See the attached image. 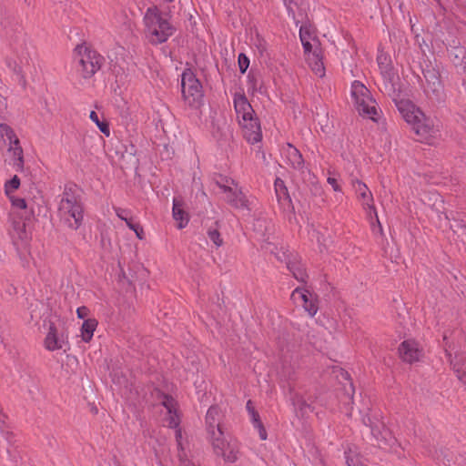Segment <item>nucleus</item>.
Wrapping results in <instances>:
<instances>
[{"mask_svg":"<svg viewBox=\"0 0 466 466\" xmlns=\"http://www.w3.org/2000/svg\"><path fill=\"white\" fill-rule=\"evenodd\" d=\"M144 34L152 45L167 41L175 33V27L167 14H164L157 5L148 7L143 16Z\"/></svg>","mask_w":466,"mask_h":466,"instance_id":"f257e3e1","label":"nucleus"},{"mask_svg":"<svg viewBox=\"0 0 466 466\" xmlns=\"http://www.w3.org/2000/svg\"><path fill=\"white\" fill-rule=\"evenodd\" d=\"M61 220L70 228L77 229L84 218V209L79 198L70 189L63 193L58 207Z\"/></svg>","mask_w":466,"mask_h":466,"instance_id":"f03ea898","label":"nucleus"},{"mask_svg":"<svg viewBox=\"0 0 466 466\" xmlns=\"http://www.w3.org/2000/svg\"><path fill=\"white\" fill-rule=\"evenodd\" d=\"M351 98L354 107L360 115L378 116L380 108L371 96L368 88L360 81L351 85Z\"/></svg>","mask_w":466,"mask_h":466,"instance_id":"7ed1b4c3","label":"nucleus"},{"mask_svg":"<svg viewBox=\"0 0 466 466\" xmlns=\"http://www.w3.org/2000/svg\"><path fill=\"white\" fill-rule=\"evenodd\" d=\"M75 52L76 70L84 78L91 77L99 70L102 57L95 51L88 50L84 46H78Z\"/></svg>","mask_w":466,"mask_h":466,"instance_id":"20e7f679","label":"nucleus"},{"mask_svg":"<svg viewBox=\"0 0 466 466\" xmlns=\"http://www.w3.org/2000/svg\"><path fill=\"white\" fill-rule=\"evenodd\" d=\"M214 453L222 458L227 463L236 462L239 456L238 442L231 437L226 436L223 432L220 436H216L209 440Z\"/></svg>","mask_w":466,"mask_h":466,"instance_id":"39448f33","label":"nucleus"},{"mask_svg":"<svg viewBox=\"0 0 466 466\" xmlns=\"http://www.w3.org/2000/svg\"><path fill=\"white\" fill-rule=\"evenodd\" d=\"M217 186L226 194V200L237 208H248V201L238 185L230 177L218 176L215 178Z\"/></svg>","mask_w":466,"mask_h":466,"instance_id":"423d86ee","label":"nucleus"},{"mask_svg":"<svg viewBox=\"0 0 466 466\" xmlns=\"http://www.w3.org/2000/svg\"><path fill=\"white\" fill-rule=\"evenodd\" d=\"M181 91L184 101L189 106H199L203 98L202 86L198 79H197L194 74L189 70L182 74Z\"/></svg>","mask_w":466,"mask_h":466,"instance_id":"0eeeda50","label":"nucleus"},{"mask_svg":"<svg viewBox=\"0 0 466 466\" xmlns=\"http://www.w3.org/2000/svg\"><path fill=\"white\" fill-rule=\"evenodd\" d=\"M406 121L420 142L431 145L439 137V127L434 126L432 118H406Z\"/></svg>","mask_w":466,"mask_h":466,"instance_id":"6e6552de","label":"nucleus"},{"mask_svg":"<svg viewBox=\"0 0 466 466\" xmlns=\"http://www.w3.org/2000/svg\"><path fill=\"white\" fill-rule=\"evenodd\" d=\"M266 248L270 253L274 254L278 260L286 262L287 268L296 279L301 282L306 281L308 275L304 265L296 258L291 259L290 255L288 253L287 249H284L283 248H279L278 247L272 246L271 244H268Z\"/></svg>","mask_w":466,"mask_h":466,"instance_id":"1a4fd4ad","label":"nucleus"},{"mask_svg":"<svg viewBox=\"0 0 466 466\" xmlns=\"http://www.w3.org/2000/svg\"><path fill=\"white\" fill-rule=\"evenodd\" d=\"M292 301L301 306L310 317H314L319 309L317 296L304 288H297L291 293Z\"/></svg>","mask_w":466,"mask_h":466,"instance_id":"9d476101","label":"nucleus"},{"mask_svg":"<svg viewBox=\"0 0 466 466\" xmlns=\"http://www.w3.org/2000/svg\"><path fill=\"white\" fill-rule=\"evenodd\" d=\"M158 404L162 407L163 421L169 428H177L179 425V416L177 410V402L169 396L159 394Z\"/></svg>","mask_w":466,"mask_h":466,"instance_id":"9b49d317","label":"nucleus"},{"mask_svg":"<svg viewBox=\"0 0 466 466\" xmlns=\"http://www.w3.org/2000/svg\"><path fill=\"white\" fill-rule=\"evenodd\" d=\"M223 419V412L218 406H211L206 414L205 424L208 432V440L220 436L223 431L221 421Z\"/></svg>","mask_w":466,"mask_h":466,"instance_id":"f8f14e48","label":"nucleus"},{"mask_svg":"<svg viewBox=\"0 0 466 466\" xmlns=\"http://www.w3.org/2000/svg\"><path fill=\"white\" fill-rule=\"evenodd\" d=\"M239 125L248 142L258 143L262 138V132L258 118H241Z\"/></svg>","mask_w":466,"mask_h":466,"instance_id":"ddd939ff","label":"nucleus"},{"mask_svg":"<svg viewBox=\"0 0 466 466\" xmlns=\"http://www.w3.org/2000/svg\"><path fill=\"white\" fill-rule=\"evenodd\" d=\"M352 186L363 208L370 212H373L377 218V212L374 207L373 196L366 184L359 179L352 181Z\"/></svg>","mask_w":466,"mask_h":466,"instance_id":"4468645a","label":"nucleus"},{"mask_svg":"<svg viewBox=\"0 0 466 466\" xmlns=\"http://www.w3.org/2000/svg\"><path fill=\"white\" fill-rule=\"evenodd\" d=\"M400 358L409 363L418 361L422 357V350L413 339L404 340L399 348Z\"/></svg>","mask_w":466,"mask_h":466,"instance_id":"2eb2a0df","label":"nucleus"},{"mask_svg":"<svg viewBox=\"0 0 466 466\" xmlns=\"http://www.w3.org/2000/svg\"><path fill=\"white\" fill-rule=\"evenodd\" d=\"M283 159L295 169H302L303 157L300 152L291 144H287L281 149Z\"/></svg>","mask_w":466,"mask_h":466,"instance_id":"dca6fc26","label":"nucleus"},{"mask_svg":"<svg viewBox=\"0 0 466 466\" xmlns=\"http://www.w3.org/2000/svg\"><path fill=\"white\" fill-rule=\"evenodd\" d=\"M66 344V340L64 336L59 335L55 325L51 324L45 339V348L47 350L55 351L64 349Z\"/></svg>","mask_w":466,"mask_h":466,"instance_id":"f3484780","label":"nucleus"},{"mask_svg":"<svg viewBox=\"0 0 466 466\" xmlns=\"http://www.w3.org/2000/svg\"><path fill=\"white\" fill-rule=\"evenodd\" d=\"M7 153L9 156V164L14 167L17 172L24 170V152L20 146L19 140L8 146Z\"/></svg>","mask_w":466,"mask_h":466,"instance_id":"a211bd4d","label":"nucleus"},{"mask_svg":"<svg viewBox=\"0 0 466 466\" xmlns=\"http://www.w3.org/2000/svg\"><path fill=\"white\" fill-rule=\"evenodd\" d=\"M9 233L15 246L19 247L26 244L28 240V234L25 230V222L13 219Z\"/></svg>","mask_w":466,"mask_h":466,"instance_id":"6ab92c4d","label":"nucleus"},{"mask_svg":"<svg viewBox=\"0 0 466 466\" xmlns=\"http://www.w3.org/2000/svg\"><path fill=\"white\" fill-rule=\"evenodd\" d=\"M377 62L380 72L383 76V78L387 82L393 84L396 78V74L393 70L390 57L384 53H380L377 56Z\"/></svg>","mask_w":466,"mask_h":466,"instance_id":"aec40b11","label":"nucleus"},{"mask_svg":"<svg viewBox=\"0 0 466 466\" xmlns=\"http://www.w3.org/2000/svg\"><path fill=\"white\" fill-rule=\"evenodd\" d=\"M172 213L173 218L177 222L178 228H183L187 225L189 217L183 208L182 199L174 198Z\"/></svg>","mask_w":466,"mask_h":466,"instance_id":"412c9836","label":"nucleus"},{"mask_svg":"<svg viewBox=\"0 0 466 466\" xmlns=\"http://www.w3.org/2000/svg\"><path fill=\"white\" fill-rule=\"evenodd\" d=\"M307 60L311 70L319 77L325 75V67L322 62L320 51L308 52Z\"/></svg>","mask_w":466,"mask_h":466,"instance_id":"4be33fe9","label":"nucleus"},{"mask_svg":"<svg viewBox=\"0 0 466 466\" xmlns=\"http://www.w3.org/2000/svg\"><path fill=\"white\" fill-rule=\"evenodd\" d=\"M234 106L238 116H252V106L243 95H236Z\"/></svg>","mask_w":466,"mask_h":466,"instance_id":"5701e85b","label":"nucleus"},{"mask_svg":"<svg viewBox=\"0 0 466 466\" xmlns=\"http://www.w3.org/2000/svg\"><path fill=\"white\" fill-rule=\"evenodd\" d=\"M396 106L402 116H418V114H421L420 108L409 99L397 100Z\"/></svg>","mask_w":466,"mask_h":466,"instance_id":"b1692460","label":"nucleus"},{"mask_svg":"<svg viewBox=\"0 0 466 466\" xmlns=\"http://www.w3.org/2000/svg\"><path fill=\"white\" fill-rule=\"evenodd\" d=\"M97 324L98 322L96 319H87L83 322L80 332L81 338L85 342H89L92 339Z\"/></svg>","mask_w":466,"mask_h":466,"instance_id":"393cba45","label":"nucleus"},{"mask_svg":"<svg viewBox=\"0 0 466 466\" xmlns=\"http://www.w3.org/2000/svg\"><path fill=\"white\" fill-rule=\"evenodd\" d=\"M275 191L279 202L283 205L289 204L290 199L288 189L285 187L284 182L279 178H277L275 181Z\"/></svg>","mask_w":466,"mask_h":466,"instance_id":"a878e982","label":"nucleus"},{"mask_svg":"<svg viewBox=\"0 0 466 466\" xmlns=\"http://www.w3.org/2000/svg\"><path fill=\"white\" fill-rule=\"evenodd\" d=\"M289 14L295 18L297 14H300L305 9L304 0H283Z\"/></svg>","mask_w":466,"mask_h":466,"instance_id":"bb28decb","label":"nucleus"},{"mask_svg":"<svg viewBox=\"0 0 466 466\" xmlns=\"http://www.w3.org/2000/svg\"><path fill=\"white\" fill-rule=\"evenodd\" d=\"M0 137L5 141L10 144L15 143V140H19L14 130L5 124H0Z\"/></svg>","mask_w":466,"mask_h":466,"instance_id":"cd10ccee","label":"nucleus"},{"mask_svg":"<svg viewBox=\"0 0 466 466\" xmlns=\"http://www.w3.org/2000/svg\"><path fill=\"white\" fill-rule=\"evenodd\" d=\"M20 179L15 175L10 180H7L5 183V193L7 197L12 196V194L17 190L20 187Z\"/></svg>","mask_w":466,"mask_h":466,"instance_id":"c85d7f7f","label":"nucleus"},{"mask_svg":"<svg viewBox=\"0 0 466 466\" xmlns=\"http://www.w3.org/2000/svg\"><path fill=\"white\" fill-rule=\"evenodd\" d=\"M345 457L348 466H366L360 461L359 454L351 449L345 451Z\"/></svg>","mask_w":466,"mask_h":466,"instance_id":"c756f323","label":"nucleus"},{"mask_svg":"<svg viewBox=\"0 0 466 466\" xmlns=\"http://www.w3.org/2000/svg\"><path fill=\"white\" fill-rule=\"evenodd\" d=\"M381 427L383 428V431H380V425H370L371 432L374 435V437L378 440L381 441H387V436L390 435V432L387 429L384 428V426L381 424Z\"/></svg>","mask_w":466,"mask_h":466,"instance_id":"7c9ffc66","label":"nucleus"},{"mask_svg":"<svg viewBox=\"0 0 466 466\" xmlns=\"http://www.w3.org/2000/svg\"><path fill=\"white\" fill-rule=\"evenodd\" d=\"M451 365L452 366L458 380L466 385V371L462 370L461 366L453 360H451Z\"/></svg>","mask_w":466,"mask_h":466,"instance_id":"2f4dec72","label":"nucleus"},{"mask_svg":"<svg viewBox=\"0 0 466 466\" xmlns=\"http://www.w3.org/2000/svg\"><path fill=\"white\" fill-rule=\"evenodd\" d=\"M299 36H300V40H301V43H302L305 52H310L312 46L309 40V32L305 27L300 28Z\"/></svg>","mask_w":466,"mask_h":466,"instance_id":"473e14b6","label":"nucleus"},{"mask_svg":"<svg viewBox=\"0 0 466 466\" xmlns=\"http://www.w3.org/2000/svg\"><path fill=\"white\" fill-rule=\"evenodd\" d=\"M92 120L96 124L97 127L106 137L110 136L109 124L106 118H92Z\"/></svg>","mask_w":466,"mask_h":466,"instance_id":"72a5a7b5","label":"nucleus"},{"mask_svg":"<svg viewBox=\"0 0 466 466\" xmlns=\"http://www.w3.org/2000/svg\"><path fill=\"white\" fill-rule=\"evenodd\" d=\"M238 64L240 72L242 74H244L249 66V59L246 55L239 54L238 59Z\"/></svg>","mask_w":466,"mask_h":466,"instance_id":"f704fd0d","label":"nucleus"},{"mask_svg":"<svg viewBox=\"0 0 466 466\" xmlns=\"http://www.w3.org/2000/svg\"><path fill=\"white\" fill-rule=\"evenodd\" d=\"M208 238L210 240L217 246L219 247L222 245L223 241L220 238V234L217 229H209L208 231Z\"/></svg>","mask_w":466,"mask_h":466,"instance_id":"c9c22d12","label":"nucleus"},{"mask_svg":"<svg viewBox=\"0 0 466 466\" xmlns=\"http://www.w3.org/2000/svg\"><path fill=\"white\" fill-rule=\"evenodd\" d=\"M116 215L122 220H124L126 223L131 219L130 214L131 211L126 208H114Z\"/></svg>","mask_w":466,"mask_h":466,"instance_id":"e433bc0d","label":"nucleus"},{"mask_svg":"<svg viewBox=\"0 0 466 466\" xmlns=\"http://www.w3.org/2000/svg\"><path fill=\"white\" fill-rule=\"evenodd\" d=\"M8 198H9L13 207L19 208V209L26 208V202L24 198H15L13 196H10Z\"/></svg>","mask_w":466,"mask_h":466,"instance_id":"4c0bfd02","label":"nucleus"},{"mask_svg":"<svg viewBox=\"0 0 466 466\" xmlns=\"http://www.w3.org/2000/svg\"><path fill=\"white\" fill-rule=\"evenodd\" d=\"M329 177L327 178V182L332 187L334 191L340 192L341 187L339 184V181L336 177L331 176V173L329 171Z\"/></svg>","mask_w":466,"mask_h":466,"instance_id":"58836bf2","label":"nucleus"},{"mask_svg":"<svg viewBox=\"0 0 466 466\" xmlns=\"http://www.w3.org/2000/svg\"><path fill=\"white\" fill-rule=\"evenodd\" d=\"M249 416H250V420H251L254 427L258 426V424H262V422L259 419V415L256 410H251V413H249Z\"/></svg>","mask_w":466,"mask_h":466,"instance_id":"ea45409f","label":"nucleus"},{"mask_svg":"<svg viewBox=\"0 0 466 466\" xmlns=\"http://www.w3.org/2000/svg\"><path fill=\"white\" fill-rule=\"evenodd\" d=\"M89 309L85 306L79 307L76 309V315L79 319H85L86 317H87Z\"/></svg>","mask_w":466,"mask_h":466,"instance_id":"a19ab883","label":"nucleus"},{"mask_svg":"<svg viewBox=\"0 0 466 466\" xmlns=\"http://www.w3.org/2000/svg\"><path fill=\"white\" fill-rule=\"evenodd\" d=\"M255 428L258 430L260 439L263 441L266 440L267 439V431H266L263 424H258V426H255Z\"/></svg>","mask_w":466,"mask_h":466,"instance_id":"79ce46f5","label":"nucleus"},{"mask_svg":"<svg viewBox=\"0 0 466 466\" xmlns=\"http://www.w3.org/2000/svg\"><path fill=\"white\" fill-rule=\"evenodd\" d=\"M425 77H426L428 82L431 81L430 78H429V77H431V79L432 80L433 86H435L436 84H437V86H440L439 78H438V76H437V75L435 73H432L431 76L425 75Z\"/></svg>","mask_w":466,"mask_h":466,"instance_id":"37998d69","label":"nucleus"},{"mask_svg":"<svg viewBox=\"0 0 466 466\" xmlns=\"http://www.w3.org/2000/svg\"><path fill=\"white\" fill-rule=\"evenodd\" d=\"M134 232L139 239H143L145 238L144 229L141 226L137 228V229Z\"/></svg>","mask_w":466,"mask_h":466,"instance_id":"c03bdc74","label":"nucleus"},{"mask_svg":"<svg viewBox=\"0 0 466 466\" xmlns=\"http://www.w3.org/2000/svg\"><path fill=\"white\" fill-rule=\"evenodd\" d=\"M126 224L133 231H135L137 229V228H138L140 226L137 223H134L132 218L129 219Z\"/></svg>","mask_w":466,"mask_h":466,"instance_id":"a18cd8bd","label":"nucleus"},{"mask_svg":"<svg viewBox=\"0 0 466 466\" xmlns=\"http://www.w3.org/2000/svg\"><path fill=\"white\" fill-rule=\"evenodd\" d=\"M346 390L348 393L349 400H351L352 396H353L354 389H353V385L350 381H349V389H346Z\"/></svg>","mask_w":466,"mask_h":466,"instance_id":"49530a36","label":"nucleus"},{"mask_svg":"<svg viewBox=\"0 0 466 466\" xmlns=\"http://www.w3.org/2000/svg\"><path fill=\"white\" fill-rule=\"evenodd\" d=\"M246 408H247L248 414L251 413V410H256L251 400H248L247 402Z\"/></svg>","mask_w":466,"mask_h":466,"instance_id":"de8ad7c7","label":"nucleus"},{"mask_svg":"<svg viewBox=\"0 0 466 466\" xmlns=\"http://www.w3.org/2000/svg\"><path fill=\"white\" fill-rule=\"evenodd\" d=\"M176 437H177V442H178V446H180L181 444H180V441H179V438H181V432H180L179 430L177 431Z\"/></svg>","mask_w":466,"mask_h":466,"instance_id":"09e8293b","label":"nucleus"},{"mask_svg":"<svg viewBox=\"0 0 466 466\" xmlns=\"http://www.w3.org/2000/svg\"><path fill=\"white\" fill-rule=\"evenodd\" d=\"M341 375L346 379V380H349V374L347 372H344L343 370H341Z\"/></svg>","mask_w":466,"mask_h":466,"instance_id":"8fccbe9b","label":"nucleus"},{"mask_svg":"<svg viewBox=\"0 0 466 466\" xmlns=\"http://www.w3.org/2000/svg\"><path fill=\"white\" fill-rule=\"evenodd\" d=\"M89 116L90 117L96 116V113L94 110H91L89 113Z\"/></svg>","mask_w":466,"mask_h":466,"instance_id":"3c124183","label":"nucleus"}]
</instances>
